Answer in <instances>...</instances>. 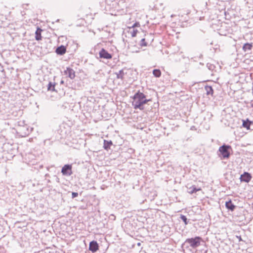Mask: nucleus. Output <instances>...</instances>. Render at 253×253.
Instances as JSON below:
<instances>
[{
	"mask_svg": "<svg viewBox=\"0 0 253 253\" xmlns=\"http://www.w3.org/2000/svg\"><path fill=\"white\" fill-rule=\"evenodd\" d=\"M133 101L132 105L135 109H139L143 110V105L146 104L147 102L151 101V99H147L146 98V95L140 91H138L134 94L133 97Z\"/></svg>",
	"mask_w": 253,
	"mask_h": 253,
	"instance_id": "obj_1",
	"label": "nucleus"
},
{
	"mask_svg": "<svg viewBox=\"0 0 253 253\" xmlns=\"http://www.w3.org/2000/svg\"><path fill=\"white\" fill-rule=\"evenodd\" d=\"M106 7L115 10L123 9L126 5V0H104Z\"/></svg>",
	"mask_w": 253,
	"mask_h": 253,
	"instance_id": "obj_2",
	"label": "nucleus"
},
{
	"mask_svg": "<svg viewBox=\"0 0 253 253\" xmlns=\"http://www.w3.org/2000/svg\"><path fill=\"white\" fill-rule=\"evenodd\" d=\"M201 238L200 237H196L187 239L185 241L186 243L189 244L190 246L193 249H195L200 245Z\"/></svg>",
	"mask_w": 253,
	"mask_h": 253,
	"instance_id": "obj_3",
	"label": "nucleus"
},
{
	"mask_svg": "<svg viewBox=\"0 0 253 253\" xmlns=\"http://www.w3.org/2000/svg\"><path fill=\"white\" fill-rule=\"evenodd\" d=\"M231 148V147L230 145L225 144L219 147L218 151L221 154L222 159H227L230 157V153L229 149Z\"/></svg>",
	"mask_w": 253,
	"mask_h": 253,
	"instance_id": "obj_4",
	"label": "nucleus"
},
{
	"mask_svg": "<svg viewBox=\"0 0 253 253\" xmlns=\"http://www.w3.org/2000/svg\"><path fill=\"white\" fill-rule=\"evenodd\" d=\"M62 174L65 176H70L73 174L72 165L70 164L65 165L62 168L61 171Z\"/></svg>",
	"mask_w": 253,
	"mask_h": 253,
	"instance_id": "obj_5",
	"label": "nucleus"
},
{
	"mask_svg": "<svg viewBox=\"0 0 253 253\" xmlns=\"http://www.w3.org/2000/svg\"><path fill=\"white\" fill-rule=\"evenodd\" d=\"M251 174L248 172H244L243 174H241L240 177L241 182H245L248 183L252 179Z\"/></svg>",
	"mask_w": 253,
	"mask_h": 253,
	"instance_id": "obj_6",
	"label": "nucleus"
},
{
	"mask_svg": "<svg viewBox=\"0 0 253 253\" xmlns=\"http://www.w3.org/2000/svg\"><path fill=\"white\" fill-rule=\"evenodd\" d=\"M99 56L101 58L110 59L112 57V55L104 48H102L99 51Z\"/></svg>",
	"mask_w": 253,
	"mask_h": 253,
	"instance_id": "obj_7",
	"label": "nucleus"
},
{
	"mask_svg": "<svg viewBox=\"0 0 253 253\" xmlns=\"http://www.w3.org/2000/svg\"><path fill=\"white\" fill-rule=\"evenodd\" d=\"M89 250L92 253L97 252L99 249L98 244L96 241H92L89 244Z\"/></svg>",
	"mask_w": 253,
	"mask_h": 253,
	"instance_id": "obj_8",
	"label": "nucleus"
},
{
	"mask_svg": "<svg viewBox=\"0 0 253 253\" xmlns=\"http://www.w3.org/2000/svg\"><path fill=\"white\" fill-rule=\"evenodd\" d=\"M65 75H67L71 79H74L75 77V72L74 70L70 67H67L64 71Z\"/></svg>",
	"mask_w": 253,
	"mask_h": 253,
	"instance_id": "obj_9",
	"label": "nucleus"
},
{
	"mask_svg": "<svg viewBox=\"0 0 253 253\" xmlns=\"http://www.w3.org/2000/svg\"><path fill=\"white\" fill-rule=\"evenodd\" d=\"M55 52L57 54L62 55L66 53V48L65 46L61 45L57 47Z\"/></svg>",
	"mask_w": 253,
	"mask_h": 253,
	"instance_id": "obj_10",
	"label": "nucleus"
},
{
	"mask_svg": "<svg viewBox=\"0 0 253 253\" xmlns=\"http://www.w3.org/2000/svg\"><path fill=\"white\" fill-rule=\"evenodd\" d=\"M204 89L207 95H211V96H213V89L211 86L206 85L204 87Z\"/></svg>",
	"mask_w": 253,
	"mask_h": 253,
	"instance_id": "obj_11",
	"label": "nucleus"
},
{
	"mask_svg": "<svg viewBox=\"0 0 253 253\" xmlns=\"http://www.w3.org/2000/svg\"><path fill=\"white\" fill-rule=\"evenodd\" d=\"M225 207L228 210L233 211L235 210L236 206L232 203L231 200H230L226 202Z\"/></svg>",
	"mask_w": 253,
	"mask_h": 253,
	"instance_id": "obj_12",
	"label": "nucleus"
},
{
	"mask_svg": "<svg viewBox=\"0 0 253 253\" xmlns=\"http://www.w3.org/2000/svg\"><path fill=\"white\" fill-rule=\"evenodd\" d=\"M200 190H201V188H197L195 185H192L188 188V192L190 194H193V193Z\"/></svg>",
	"mask_w": 253,
	"mask_h": 253,
	"instance_id": "obj_13",
	"label": "nucleus"
},
{
	"mask_svg": "<svg viewBox=\"0 0 253 253\" xmlns=\"http://www.w3.org/2000/svg\"><path fill=\"white\" fill-rule=\"evenodd\" d=\"M112 144L113 143L111 140H104L103 148L105 150H108L110 149V147Z\"/></svg>",
	"mask_w": 253,
	"mask_h": 253,
	"instance_id": "obj_14",
	"label": "nucleus"
},
{
	"mask_svg": "<svg viewBox=\"0 0 253 253\" xmlns=\"http://www.w3.org/2000/svg\"><path fill=\"white\" fill-rule=\"evenodd\" d=\"M253 124L252 121H250L249 119L246 120H243V126L246 128L247 129H249L251 125Z\"/></svg>",
	"mask_w": 253,
	"mask_h": 253,
	"instance_id": "obj_15",
	"label": "nucleus"
},
{
	"mask_svg": "<svg viewBox=\"0 0 253 253\" xmlns=\"http://www.w3.org/2000/svg\"><path fill=\"white\" fill-rule=\"evenodd\" d=\"M42 31V30L38 27L36 32H35V39L37 41H39L42 39V36H41V32Z\"/></svg>",
	"mask_w": 253,
	"mask_h": 253,
	"instance_id": "obj_16",
	"label": "nucleus"
},
{
	"mask_svg": "<svg viewBox=\"0 0 253 253\" xmlns=\"http://www.w3.org/2000/svg\"><path fill=\"white\" fill-rule=\"evenodd\" d=\"M252 47H253V45H252V43L247 42L244 44L242 48H243V50L246 52L248 50H251L252 49Z\"/></svg>",
	"mask_w": 253,
	"mask_h": 253,
	"instance_id": "obj_17",
	"label": "nucleus"
},
{
	"mask_svg": "<svg viewBox=\"0 0 253 253\" xmlns=\"http://www.w3.org/2000/svg\"><path fill=\"white\" fill-rule=\"evenodd\" d=\"M55 83H52L51 82H49L48 85H47V90H50L51 91H54L55 90Z\"/></svg>",
	"mask_w": 253,
	"mask_h": 253,
	"instance_id": "obj_18",
	"label": "nucleus"
},
{
	"mask_svg": "<svg viewBox=\"0 0 253 253\" xmlns=\"http://www.w3.org/2000/svg\"><path fill=\"white\" fill-rule=\"evenodd\" d=\"M116 77L118 79H121L123 80L124 79V72L123 70H121L119 71L118 73H116Z\"/></svg>",
	"mask_w": 253,
	"mask_h": 253,
	"instance_id": "obj_19",
	"label": "nucleus"
},
{
	"mask_svg": "<svg viewBox=\"0 0 253 253\" xmlns=\"http://www.w3.org/2000/svg\"><path fill=\"white\" fill-rule=\"evenodd\" d=\"M153 74L156 78H159L161 76V71L160 69H154L153 70Z\"/></svg>",
	"mask_w": 253,
	"mask_h": 253,
	"instance_id": "obj_20",
	"label": "nucleus"
},
{
	"mask_svg": "<svg viewBox=\"0 0 253 253\" xmlns=\"http://www.w3.org/2000/svg\"><path fill=\"white\" fill-rule=\"evenodd\" d=\"M145 38L148 43L149 42L151 43L153 41V36L151 34L145 35Z\"/></svg>",
	"mask_w": 253,
	"mask_h": 253,
	"instance_id": "obj_21",
	"label": "nucleus"
},
{
	"mask_svg": "<svg viewBox=\"0 0 253 253\" xmlns=\"http://www.w3.org/2000/svg\"><path fill=\"white\" fill-rule=\"evenodd\" d=\"M148 44V42L146 41L145 38H142L139 42V45L141 47L147 46Z\"/></svg>",
	"mask_w": 253,
	"mask_h": 253,
	"instance_id": "obj_22",
	"label": "nucleus"
},
{
	"mask_svg": "<svg viewBox=\"0 0 253 253\" xmlns=\"http://www.w3.org/2000/svg\"><path fill=\"white\" fill-rule=\"evenodd\" d=\"M180 218L184 222L185 225H187L188 224V220L185 215L181 214Z\"/></svg>",
	"mask_w": 253,
	"mask_h": 253,
	"instance_id": "obj_23",
	"label": "nucleus"
},
{
	"mask_svg": "<svg viewBox=\"0 0 253 253\" xmlns=\"http://www.w3.org/2000/svg\"><path fill=\"white\" fill-rule=\"evenodd\" d=\"M25 129H27V130L28 131L27 126H20L18 128V130L19 131V133H21L22 131H24L25 130Z\"/></svg>",
	"mask_w": 253,
	"mask_h": 253,
	"instance_id": "obj_24",
	"label": "nucleus"
},
{
	"mask_svg": "<svg viewBox=\"0 0 253 253\" xmlns=\"http://www.w3.org/2000/svg\"><path fill=\"white\" fill-rule=\"evenodd\" d=\"M137 33V30L133 29L132 31L130 32L131 35L132 37H134L136 36V34Z\"/></svg>",
	"mask_w": 253,
	"mask_h": 253,
	"instance_id": "obj_25",
	"label": "nucleus"
},
{
	"mask_svg": "<svg viewBox=\"0 0 253 253\" xmlns=\"http://www.w3.org/2000/svg\"><path fill=\"white\" fill-rule=\"evenodd\" d=\"M78 196V193L77 192H72V198H74Z\"/></svg>",
	"mask_w": 253,
	"mask_h": 253,
	"instance_id": "obj_26",
	"label": "nucleus"
},
{
	"mask_svg": "<svg viewBox=\"0 0 253 253\" xmlns=\"http://www.w3.org/2000/svg\"><path fill=\"white\" fill-rule=\"evenodd\" d=\"M207 66L208 67V68L210 70H212L213 69V66H212V65H211V64L209 65V64H207Z\"/></svg>",
	"mask_w": 253,
	"mask_h": 253,
	"instance_id": "obj_27",
	"label": "nucleus"
},
{
	"mask_svg": "<svg viewBox=\"0 0 253 253\" xmlns=\"http://www.w3.org/2000/svg\"><path fill=\"white\" fill-rule=\"evenodd\" d=\"M138 26H139V23L136 22L132 25V27L134 28V27H136Z\"/></svg>",
	"mask_w": 253,
	"mask_h": 253,
	"instance_id": "obj_28",
	"label": "nucleus"
},
{
	"mask_svg": "<svg viewBox=\"0 0 253 253\" xmlns=\"http://www.w3.org/2000/svg\"><path fill=\"white\" fill-rule=\"evenodd\" d=\"M28 134V132H23V134H21L22 136H25Z\"/></svg>",
	"mask_w": 253,
	"mask_h": 253,
	"instance_id": "obj_29",
	"label": "nucleus"
},
{
	"mask_svg": "<svg viewBox=\"0 0 253 253\" xmlns=\"http://www.w3.org/2000/svg\"><path fill=\"white\" fill-rule=\"evenodd\" d=\"M236 237L239 239V241H242V238H241V237L240 236H236Z\"/></svg>",
	"mask_w": 253,
	"mask_h": 253,
	"instance_id": "obj_30",
	"label": "nucleus"
},
{
	"mask_svg": "<svg viewBox=\"0 0 253 253\" xmlns=\"http://www.w3.org/2000/svg\"><path fill=\"white\" fill-rule=\"evenodd\" d=\"M111 216H113V219H114V220H115V215H114V214H111V215H110V217H111Z\"/></svg>",
	"mask_w": 253,
	"mask_h": 253,
	"instance_id": "obj_31",
	"label": "nucleus"
},
{
	"mask_svg": "<svg viewBox=\"0 0 253 253\" xmlns=\"http://www.w3.org/2000/svg\"><path fill=\"white\" fill-rule=\"evenodd\" d=\"M137 245L138 246H141V243H140V242L137 243Z\"/></svg>",
	"mask_w": 253,
	"mask_h": 253,
	"instance_id": "obj_32",
	"label": "nucleus"
},
{
	"mask_svg": "<svg viewBox=\"0 0 253 253\" xmlns=\"http://www.w3.org/2000/svg\"><path fill=\"white\" fill-rule=\"evenodd\" d=\"M63 83H64V82L63 81H61L60 82L61 84H63Z\"/></svg>",
	"mask_w": 253,
	"mask_h": 253,
	"instance_id": "obj_33",
	"label": "nucleus"
},
{
	"mask_svg": "<svg viewBox=\"0 0 253 253\" xmlns=\"http://www.w3.org/2000/svg\"><path fill=\"white\" fill-rule=\"evenodd\" d=\"M251 106L253 108V103L251 104Z\"/></svg>",
	"mask_w": 253,
	"mask_h": 253,
	"instance_id": "obj_34",
	"label": "nucleus"
},
{
	"mask_svg": "<svg viewBox=\"0 0 253 253\" xmlns=\"http://www.w3.org/2000/svg\"><path fill=\"white\" fill-rule=\"evenodd\" d=\"M193 127H194V126H193V127H192L191 128V129H193Z\"/></svg>",
	"mask_w": 253,
	"mask_h": 253,
	"instance_id": "obj_35",
	"label": "nucleus"
},
{
	"mask_svg": "<svg viewBox=\"0 0 253 253\" xmlns=\"http://www.w3.org/2000/svg\"><path fill=\"white\" fill-rule=\"evenodd\" d=\"M193 127H194V126H193V127H192L191 128V129H193Z\"/></svg>",
	"mask_w": 253,
	"mask_h": 253,
	"instance_id": "obj_36",
	"label": "nucleus"
},
{
	"mask_svg": "<svg viewBox=\"0 0 253 253\" xmlns=\"http://www.w3.org/2000/svg\"><path fill=\"white\" fill-rule=\"evenodd\" d=\"M193 127H194V126H193V127H192L191 128V129H193Z\"/></svg>",
	"mask_w": 253,
	"mask_h": 253,
	"instance_id": "obj_37",
	"label": "nucleus"
},
{
	"mask_svg": "<svg viewBox=\"0 0 253 253\" xmlns=\"http://www.w3.org/2000/svg\"><path fill=\"white\" fill-rule=\"evenodd\" d=\"M207 251H205V253H206Z\"/></svg>",
	"mask_w": 253,
	"mask_h": 253,
	"instance_id": "obj_38",
	"label": "nucleus"
}]
</instances>
